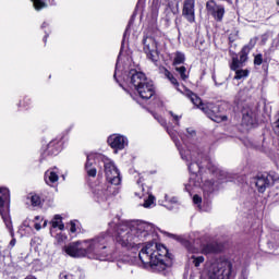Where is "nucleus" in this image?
<instances>
[{
	"label": "nucleus",
	"mask_w": 279,
	"mask_h": 279,
	"mask_svg": "<svg viewBox=\"0 0 279 279\" xmlns=\"http://www.w3.org/2000/svg\"><path fill=\"white\" fill-rule=\"evenodd\" d=\"M149 232H154V225L149 222H140L131 227L128 222L111 221L107 232L83 242H73L64 247V252L72 258L87 256L94 260H108L110 245L114 243V240L116 244L124 250H138L147 241Z\"/></svg>",
	"instance_id": "obj_1"
},
{
	"label": "nucleus",
	"mask_w": 279,
	"mask_h": 279,
	"mask_svg": "<svg viewBox=\"0 0 279 279\" xmlns=\"http://www.w3.org/2000/svg\"><path fill=\"white\" fill-rule=\"evenodd\" d=\"M138 258L145 267L148 265L154 271H165L167 267H171L173 255L167 246L149 242L141 250Z\"/></svg>",
	"instance_id": "obj_2"
},
{
	"label": "nucleus",
	"mask_w": 279,
	"mask_h": 279,
	"mask_svg": "<svg viewBox=\"0 0 279 279\" xmlns=\"http://www.w3.org/2000/svg\"><path fill=\"white\" fill-rule=\"evenodd\" d=\"M124 80L128 82V84L133 85L141 99H151V97L156 95L154 82L147 78L143 72L131 69L129 72H126V77Z\"/></svg>",
	"instance_id": "obj_3"
},
{
	"label": "nucleus",
	"mask_w": 279,
	"mask_h": 279,
	"mask_svg": "<svg viewBox=\"0 0 279 279\" xmlns=\"http://www.w3.org/2000/svg\"><path fill=\"white\" fill-rule=\"evenodd\" d=\"M180 156L182 160H185L187 163V168L192 177L190 178V186H202V182L199 180L195 181L197 178V173L202 171V165H199V159L203 156V151L199 148L180 150Z\"/></svg>",
	"instance_id": "obj_4"
},
{
	"label": "nucleus",
	"mask_w": 279,
	"mask_h": 279,
	"mask_svg": "<svg viewBox=\"0 0 279 279\" xmlns=\"http://www.w3.org/2000/svg\"><path fill=\"white\" fill-rule=\"evenodd\" d=\"M208 278L213 279H231L232 262L218 260L210 264L208 268Z\"/></svg>",
	"instance_id": "obj_5"
},
{
	"label": "nucleus",
	"mask_w": 279,
	"mask_h": 279,
	"mask_svg": "<svg viewBox=\"0 0 279 279\" xmlns=\"http://www.w3.org/2000/svg\"><path fill=\"white\" fill-rule=\"evenodd\" d=\"M143 45L147 59L151 60V62H158L160 56V44H158V40L151 36H146L143 38Z\"/></svg>",
	"instance_id": "obj_6"
},
{
	"label": "nucleus",
	"mask_w": 279,
	"mask_h": 279,
	"mask_svg": "<svg viewBox=\"0 0 279 279\" xmlns=\"http://www.w3.org/2000/svg\"><path fill=\"white\" fill-rule=\"evenodd\" d=\"M202 112L208 117L215 123H223V121H228V116L221 114V107L214 102H207L206 106L201 107Z\"/></svg>",
	"instance_id": "obj_7"
},
{
	"label": "nucleus",
	"mask_w": 279,
	"mask_h": 279,
	"mask_svg": "<svg viewBox=\"0 0 279 279\" xmlns=\"http://www.w3.org/2000/svg\"><path fill=\"white\" fill-rule=\"evenodd\" d=\"M105 175L109 184H113L114 186L121 184V173L117 169V166H114V162L105 161Z\"/></svg>",
	"instance_id": "obj_8"
},
{
	"label": "nucleus",
	"mask_w": 279,
	"mask_h": 279,
	"mask_svg": "<svg viewBox=\"0 0 279 279\" xmlns=\"http://www.w3.org/2000/svg\"><path fill=\"white\" fill-rule=\"evenodd\" d=\"M254 182L258 193H265L267 189L274 186V183L276 182V177L265 172L263 174H257L254 179Z\"/></svg>",
	"instance_id": "obj_9"
},
{
	"label": "nucleus",
	"mask_w": 279,
	"mask_h": 279,
	"mask_svg": "<svg viewBox=\"0 0 279 279\" xmlns=\"http://www.w3.org/2000/svg\"><path fill=\"white\" fill-rule=\"evenodd\" d=\"M258 123V119L256 118V110L251 106H243L242 108V125H245L248 130L254 128Z\"/></svg>",
	"instance_id": "obj_10"
},
{
	"label": "nucleus",
	"mask_w": 279,
	"mask_h": 279,
	"mask_svg": "<svg viewBox=\"0 0 279 279\" xmlns=\"http://www.w3.org/2000/svg\"><path fill=\"white\" fill-rule=\"evenodd\" d=\"M206 10L208 14L217 21V23H221V21H223V16L226 14V8L223 5L215 3V0H209L206 3Z\"/></svg>",
	"instance_id": "obj_11"
},
{
	"label": "nucleus",
	"mask_w": 279,
	"mask_h": 279,
	"mask_svg": "<svg viewBox=\"0 0 279 279\" xmlns=\"http://www.w3.org/2000/svg\"><path fill=\"white\" fill-rule=\"evenodd\" d=\"M107 143L112 149H125L128 147V137L114 134L108 137Z\"/></svg>",
	"instance_id": "obj_12"
},
{
	"label": "nucleus",
	"mask_w": 279,
	"mask_h": 279,
	"mask_svg": "<svg viewBox=\"0 0 279 279\" xmlns=\"http://www.w3.org/2000/svg\"><path fill=\"white\" fill-rule=\"evenodd\" d=\"M185 247L187 252H190L191 254V255H187L189 263L194 265V267H199V265H202V263L206 260L204 256L195 255V252H197V248H195L193 244H191V242H185Z\"/></svg>",
	"instance_id": "obj_13"
},
{
	"label": "nucleus",
	"mask_w": 279,
	"mask_h": 279,
	"mask_svg": "<svg viewBox=\"0 0 279 279\" xmlns=\"http://www.w3.org/2000/svg\"><path fill=\"white\" fill-rule=\"evenodd\" d=\"M182 14L189 23H195V0H184Z\"/></svg>",
	"instance_id": "obj_14"
},
{
	"label": "nucleus",
	"mask_w": 279,
	"mask_h": 279,
	"mask_svg": "<svg viewBox=\"0 0 279 279\" xmlns=\"http://www.w3.org/2000/svg\"><path fill=\"white\" fill-rule=\"evenodd\" d=\"M95 162V155H87V161L85 163V171L88 178L97 177V168L93 167Z\"/></svg>",
	"instance_id": "obj_15"
},
{
	"label": "nucleus",
	"mask_w": 279,
	"mask_h": 279,
	"mask_svg": "<svg viewBox=\"0 0 279 279\" xmlns=\"http://www.w3.org/2000/svg\"><path fill=\"white\" fill-rule=\"evenodd\" d=\"M186 97H189V99L192 101V104H193L194 106H196V108H198L199 110H202V107H203V106H206V104H204V102L202 101V98H199V96H197L195 93H193V92H191V90H189V92L186 93Z\"/></svg>",
	"instance_id": "obj_16"
},
{
	"label": "nucleus",
	"mask_w": 279,
	"mask_h": 279,
	"mask_svg": "<svg viewBox=\"0 0 279 279\" xmlns=\"http://www.w3.org/2000/svg\"><path fill=\"white\" fill-rule=\"evenodd\" d=\"M160 73H163L167 80H169V82H171V84L175 86L177 90H180V83L178 82V78H175L173 74H171L170 71L167 70V68H160Z\"/></svg>",
	"instance_id": "obj_17"
},
{
	"label": "nucleus",
	"mask_w": 279,
	"mask_h": 279,
	"mask_svg": "<svg viewBox=\"0 0 279 279\" xmlns=\"http://www.w3.org/2000/svg\"><path fill=\"white\" fill-rule=\"evenodd\" d=\"M58 180H60V177H58V173L50 170L45 172V182L46 184H48V186H51V184H56Z\"/></svg>",
	"instance_id": "obj_18"
},
{
	"label": "nucleus",
	"mask_w": 279,
	"mask_h": 279,
	"mask_svg": "<svg viewBox=\"0 0 279 279\" xmlns=\"http://www.w3.org/2000/svg\"><path fill=\"white\" fill-rule=\"evenodd\" d=\"M5 199H10V190L5 187H0V214L3 213Z\"/></svg>",
	"instance_id": "obj_19"
},
{
	"label": "nucleus",
	"mask_w": 279,
	"mask_h": 279,
	"mask_svg": "<svg viewBox=\"0 0 279 279\" xmlns=\"http://www.w3.org/2000/svg\"><path fill=\"white\" fill-rule=\"evenodd\" d=\"M27 199L31 201V206L37 207L43 206V198L36 193H29Z\"/></svg>",
	"instance_id": "obj_20"
},
{
	"label": "nucleus",
	"mask_w": 279,
	"mask_h": 279,
	"mask_svg": "<svg viewBox=\"0 0 279 279\" xmlns=\"http://www.w3.org/2000/svg\"><path fill=\"white\" fill-rule=\"evenodd\" d=\"M7 228L9 229L10 235L14 236V227H12V218L8 214H3V211L0 213Z\"/></svg>",
	"instance_id": "obj_21"
},
{
	"label": "nucleus",
	"mask_w": 279,
	"mask_h": 279,
	"mask_svg": "<svg viewBox=\"0 0 279 279\" xmlns=\"http://www.w3.org/2000/svg\"><path fill=\"white\" fill-rule=\"evenodd\" d=\"M94 195L97 199V202H106L108 199V190H96L94 192Z\"/></svg>",
	"instance_id": "obj_22"
},
{
	"label": "nucleus",
	"mask_w": 279,
	"mask_h": 279,
	"mask_svg": "<svg viewBox=\"0 0 279 279\" xmlns=\"http://www.w3.org/2000/svg\"><path fill=\"white\" fill-rule=\"evenodd\" d=\"M52 228H59V230H64V222H62V216L56 215L51 220Z\"/></svg>",
	"instance_id": "obj_23"
},
{
	"label": "nucleus",
	"mask_w": 279,
	"mask_h": 279,
	"mask_svg": "<svg viewBox=\"0 0 279 279\" xmlns=\"http://www.w3.org/2000/svg\"><path fill=\"white\" fill-rule=\"evenodd\" d=\"M185 61L186 57L184 56V53L177 51L174 54L173 66H178V64H184Z\"/></svg>",
	"instance_id": "obj_24"
},
{
	"label": "nucleus",
	"mask_w": 279,
	"mask_h": 279,
	"mask_svg": "<svg viewBox=\"0 0 279 279\" xmlns=\"http://www.w3.org/2000/svg\"><path fill=\"white\" fill-rule=\"evenodd\" d=\"M216 174L218 175V180H220V182H232L230 174L223 170H216Z\"/></svg>",
	"instance_id": "obj_25"
},
{
	"label": "nucleus",
	"mask_w": 279,
	"mask_h": 279,
	"mask_svg": "<svg viewBox=\"0 0 279 279\" xmlns=\"http://www.w3.org/2000/svg\"><path fill=\"white\" fill-rule=\"evenodd\" d=\"M204 193H213L215 191V181L207 180L203 185Z\"/></svg>",
	"instance_id": "obj_26"
},
{
	"label": "nucleus",
	"mask_w": 279,
	"mask_h": 279,
	"mask_svg": "<svg viewBox=\"0 0 279 279\" xmlns=\"http://www.w3.org/2000/svg\"><path fill=\"white\" fill-rule=\"evenodd\" d=\"M175 71L177 73H179L181 80H183V82H186V80H189V74H186V66L181 65V66H175Z\"/></svg>",
	"instance_id": "obj_27"
},
{
	"label": "nucleus",
	"mask_w": 279,
	"mask_h": 279,
	"mask_svg": "<svg viewBox=\"0 0 279 279\" xmlns=\"http://www.w3.org/2000/svg\"><path fill=\"white\" fill-rule=\"evenodd\" d=\"M33 2V5L37 12H40V10L47 8V2L44 0H31Z\"/></svg>",
	"instance_id": "obj_28"
},
{
	"label": "nucleus",
	"mask_w": 279,
	"mask_h": 279,
	"mask_svg": "<svg viewBox=\"0 0 279 279\" xmlns=\"http://www.w3.org/2000/svg\"><path fill=\"white\" fill-rule=\"evenodd\" d=\"M236 104H243L244 101L247 100V92L245 90H240L235 97Z\"/></svg>",
	"instance_id": "obj_29"
},
{
	"label": "nucleus",
	"mask_w": 279,
	"mask_h": 279,
	"mask_svg": "<svg viewBox=\"0 0 279 279\" xmlns=\"http://www.w3.org/2000/svg\"><path fill=\"white\" fill-rule=\"evenodd\" d=\"M250 75V71L247 70H236L234 80H243V77H247Z\"/></svg>",
	"instance_id": "obj_30"
},
{
	"label": "nucleus",
	"mask_w": 279,
	"mask_h": 279,
	"mask_svg": "<svg viewBox=\"0 0 279 279\" xmlns=\"http://www.w3.org/2000/svg\"><path fill=\"white\" fill-rule=\"evenodd\" d=\"M131 25H132V21L129 22V24H128V26H126V28L124 31L120 53L123 51V47L125 46V38H126V36L130 35V27H131Z\"/></svg>",
	"instance_id": "obj_31"
},
{
	"label": "nucleus",
	"mask_w": 279,
	"mask_h": 279,
	"mask_svg": "<svg viewBox=\"0 0 279 279\" xmlns=\"http://www.w3.org/2000/svg\"><path fill=\"white\" fill-rule=\"evenodd\" d=\"M173 16H175V14L180 13V4L177 2L175 7H173V4L171 2L168 3V9Z\"/></svg>",
	"instance_id": "obj_32"
},
{
	"label": "nucleus",
	"mask_w": 279,
	"mask_h": 279,
	"mask_svg": "<svg viewBox=\"0 0 279 279\" xmlns=\"http://www.w3.org/2000/svg\"><path fill=\"white\" fill-rule=\"evenodd\" d=\"M247 47H243L242 51L240 52V63L243 64V62H247Z\"/></svg>",
	"instance_id": "obj_33"
},
{
	"label": "nucleus",
	"mask_w": 279,
	"mask_h": 279,
	"mask_svg": "<svg viewBox=\"0 0 279 279\" xmlns=\"http://www.w3.org/2000/svg\"><path fill=\"white\" fill-rule=\"evenodd\" d=\"M155 199H156V197H154V195H149L148 199H146L143 204L144 208H149V206H151V204H154Z\"/></svg>",
	"instance_id": "obj_34"
},
{
	"label": "nucleus",
	"mask_w": 279,
	"mask_h": 279,
	"mask_svg": "<svg viewBox=\"0 0 279 279\" xmlns=\"http://www.w3.org/2000/svg\"><path fill=\"white\" fill-rule=\"evenodd\" d=\"M256 43H257V39L256 38H252L248 43L247 46H244L246 47V51H252V49H254V47H256Z\"/></svg>",
	"instance_id": "obj_35"
},
{
	"label": "nucleus",
	"mask_w": 279,
	"mask_h": 279,
	"mask_svg": "<svg viewBox=\"0 0 279 279\" xmlns=\"http://www.w3.org/2000/svg\"><path fill=\"white\" fill-rule=\"evenodd\" d=\"M254 64L256 66H260V64H263V54L262 53H258V54L255 56Z\"/></svg>",
	"instance_id": "obj_36"
},
{
	"label": "nucleus",
	"mask_w": 279,
	"mask_h": 279,
	"mask_svg": "<svg viewBox=\"0 0 279 279\" xmlns=\"http://www.w3.org/2000/svg\"><path fill=\"white\" fill-rule=\"evenodd\" d=\"M76 220H72L70 221V232L72 234H75V232H77V225H76Z\"/></svg>",
	"instance_id": "obj_37"
},
{
	"label": "nucleus",
	"mask_w": 279,
	"mask_h": 279,
	"mask_svg": "<svg viewBox=\"0 0 279 279\" xmlns=\"http://www.w3.org/2000/svg\"><path fill=\"white\" fill-rule=\"evenodd\" d=\"M186 132H187V138H195L197 136V132H195V130L192 128H187Z\"/></svg>",
	"instance_id": "obj_38"
},
{
	"label": "nucleus",
	"mask_w": 279,
	"mask_h": 279,
	"mask_svg": "<svg viewBox=\"0 0 279 279\" xmlns=\"http://www.w3.org/2000/svg\"><path fill=\"white\" fill-rule=\"evenodd\" d=\"M239 62H241V61H239V59H233L232 64H231V70L232 71H238Z\"/></svg>",
	"instance_id": "obj_39"
},
{
	"label": "nucleus",
	"mask_w": 279,
	"mask_h": 279,
	"mask_svg": "<svg viewBox=\"0 0 279 279\" xmlns=\"http://www.w3.org/2000/svg\"><path fill=\"white\" fill-rule=\"evenodd\" d=\"M169 114L174 119V121H177V125H180V119L181 117H179L178 114H174L173 111H169Z\"/></svg>",
	"instance_id": "obj_40"
},
{
	"label": "nucleus",
	"mask_w": 279,
	"mask_h": 279,
	"mask_svg": "<svg viewBox=\"0 0 279 279\" xmlns=\"http://www.w3.org/2000/svg\"><path fill=\"white\" fill-rule=\"evenodd\" d=\"M201 202H202V198L199 197V195L195 194V195L193 196V203H194V204H199Z\"/></svg>",
	"instance_id": "obj_41"
},
{
	"label": "nucleus",
	"mask_w": 279,
	"mask_h": 279,
	"mask_svg": "<svg viewBox=\"0 0 279 279\" xmlns=\"http://www.w3.org/2000/svg\"><path fill=\"white\" fill-rule=\"evenodd\" d=\"M14 245H16V238H14V235H13L12 240L9 243V247L12 250V247H14Z\"/></svg>",
	"instance_id": "obj_42"
},
{
	"label": "nucleus",
	"mask_w": 279,
	"mask_h": 279,
	"mask_svg": "<svg viewBox=\"0 0 279 279\" xmlns=\"http://www.w3.org/2000/svg\"><path fill=\"white\" fill-rule=\"evenodd\" d=\"M60 279H73V276L72 275H66V274H61L59 276Z\"/></svg>",
	"instance_id": "obj_43"
},
{
	"label": "nucleus",
	"mask_w": 279,
	"mask_h": 279,
	"mask_svg": "<svg viewBox=\"0 0 279 279\" xmlns=\"http://www.w3.org/2000/svg\"><path fill=\"white\" fill-rule=\"evenodd\" d=\"M117 71H118V64H116V72L113 74V78L116 80V82H119V80H117Z\"/></svg>",
	"instance_id": "obj_44"
},
{
	"label": "nucleus",
	"mask_w": 279,
	"mask_h": 279,
	"mask_svg": "<svg viewBox=\"0 0 279 279\" xmlns=\"http://www.w3.org/2000/svg\"><path fill=\"white\" fill-rule=\"evenodd\" d=\"M45 27H49V24H48L47 22H44V23L41 24V29H45Z\"/></svg>",
	"instance_id": "obj_45"
},
{
	"label": "nucleus",
	"mask_w": 279,
	"mask_h": 279,
	"mask_svg": "<svg viewBox=\"0 0 279 279\" xmlns=\"http://www.w3.org/2000/svg\"><path fill=\"white\" fill-rule=\"evenodd\" d=\"M40 228H43L40 223H35V230H40Z\"/></svg>",
	"instance_id": "obj_46"
},
{
	"label": "nucleus",
	"mask_w": 279,
	"mask_h": 279,
	"mask_svg": "<svg viewBox=\"0 0 279 279\" xmlns=\"http://www.w3.org/2000/svg\"><path fill=\"white\" fill-rule=\"evenodd\" d=\"M47 38H49V33H46V35L44 37V43H47Z\"/></svg>",
	"instance_id": "obj_47"
},
{
	"label": "nucleus",
	"mask_w": 279,
	"mask_h": 279,
	"mask_svg": "<svg viewBox=\"0 0 279 279\" xmlns=\"http://www.w3.org/2000/svg\"><path fill=\"white\" fill-rule=\"evenodd\" d=\"M25 279H36V277L33 276V275H29V276H27Z\"/></svg>",
	"instance_id": "obj_48"
},
{
	"label": "nucleus",
	"mask_w": 279,
	"mask_h": 279,
	"mask_svg": "<svg viewBox=\"0 0 279 279\" xmlns=\"http://www.w3.org/2000/svg\"><path fill=\"white\" fill-rule=\"evenodd\" d=\"M171 203H172V204H177V203H178V198H175V197L172 198V199H171Z\"/></svg>",
	"instance_id": "obj_49"
},
{
	"label": "nucleus",
	"mask_w": 279,
	"mask_h": 279,
	"mask_svg": "<svg viewBox=\"0 0 279 279\" xmlns=\"http://www.w3.org/2000/svg\"><path fill=\"white\" fill-rule=\"evenodd\" d=\"M262 43H267V37H263Z\"/></svg>",
	"instance_id": "obj_50"
},
{
	"label": "nucleus",
	"mask_w": 279,
	"mask_h": 279,
	"mask_svg": "<svg viewBox=\"0 0 279 279\" xmlns=\"http://www.w3.org/2000/svg\"><path fill=\"white\" fill-rule=\"evenodd\" d=\"M166 21L169 23V21H171V17H169V15L166 16Z\"/></svg>",
	"instance_id": "obj_51"
},
{
	"label": "nucleus",
	"mask_w": 279,
	"mask_h": 279,
	"mask_svg": "<svg viewBox=\"0 0 279 279\" xmlns=\"http://www.w3.org/2000/svg\"><path fill=\"white\" fill-rule=\"evenodd\" d=\"M213 80H214V82L216 83V85H217V81H216V77H215V75H213Z\"/></svg>",
	"instance_id": "obj_52"
},
{
	"label": "nucleus",
	"mask_w": 279,
	"mask_h": 279,
	"mask_svg": "<svg viewBox=\"0 0 279 279\" xmlns=\"http://www.w3.org/2000/svg\"><path fill=\"white\" fill-rule=\"evenodd\" d=\"M51 145H52V143L48 144V149H51Z\"/></svg>",
	"instance_id": "obj_53"
},
{
	"label": "nucleus",
	"mask_w": 279,
	"mask_h": 279,
	"mask_svg": "<svg viewBox=\"0 0 279 279\" xmlns=\"http://www.w3.org/2000/svg\"><path fill=\"white\" fill-rule=\"evenodd\" d=\"M175 25H178V20H175Z\"/></svg>",
	"instance_id": "obj_54"
}]
</instances>
